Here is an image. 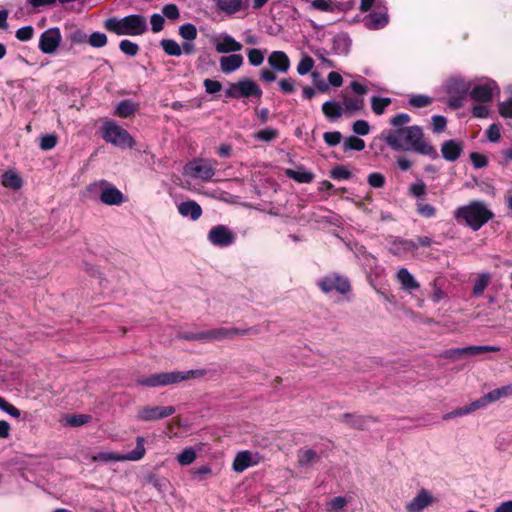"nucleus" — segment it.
I'll use <instances>...</instances> for the list:
<instances>
[{"label": "nucleus", "mask_w": 512, "mask_h": 512, "mask_svg": "<svg viewBox=\"0 0 512 512\" xmlns=\"http://www.w3.org/2000/svg\"><path fill=\"white\" fill-rule=\"evenodd\" d=\"M353 132L357 135L365 136L370 132V126L365 120H357L353 124Z\"/></svg>", "instance_id": "nucleus-57"}, {"label": "nucleus", "mask_w": 512, "mask_h": 512, "mask_svg": "<svg viewBox=\"0 0 512 512\" xmlns=\"http://www.w3.org/2000/svg\"><path fill=\"white\" fill-rule=\"evenodd\" d=\"M417 250V243L407 239H395L389 247V251L396 256H404L406 253Z\"/></svg>", "instance_id": "nucleus-24"}, {"label": "nucleus", "mask_w": 512, "mask_h": 512, "mask_svg": "<svg viewBox=\"0 0 512 512\" xmlns=\"http://www.w3.org/2000/svg\"><path fill=\"white\" fill-rule=\"evenodd\" d=\"M470 88L471 84L460 76L448 78L442 86L443 91L448 96L449 106L454 109L463 106L465 96Z\"/></svg>", "instance_id": "nucleus-7"}, {"label": "nucleus", "mask_w": 512, "mask_h": 512, "mask_svg": "<svg viewBox=\"0 0 512 512\" xmlns=\"http://www.w3.org/2000/svg\"><path fill=\"white\" fill-rule=\"evenodd\" d=\"M34 29L32 26H24L16 31V37L20 41H28L33 37Z\"/></svg>", "instance_id": "nucleus-60"}, {"label": "nucleus", "mask_w": 512, "mask_h": 512, "mask_svg": "<svg viewBox=\"0 0 512 512\" xmlns=\"http://www.w3.org/2000/svg\"><path fill=\"white\" fill-rule=\"evenodd\" d=\"M215 169V161L197 159L185 165L184 173L191 178L209 181L214 176Z\"/></svg>", "instance_id": "nucleus-10"}, {"label": "nucleus", "mask_w": 512, "mask_h": 512, "mask_svg": "<svg viewBox=\"0 0 512 512\" xmlns=\"http://www.w3.org/2000/svg\"><path fill=\"white\" fill-rule=\"evenodd\" d=\"M343 103H344L345 110L350 113L361 110L364 105V101H363L362 97L344 96Z\"/></svg>", "instance_id": "nucleus-36"}, {"label": "nucleus", "mask_w": 512, "mask_h": 512, "mask_svg": "<svg viewBox=\"0 0 512 512\" xmlns=\"http://www.w3.org/2000/svg\"><path fill=\"white\" fill-rule=\"evenodd\" d=\"M409 192L416 198H422L426 194V185L423 181H417L409 186Z\"/></svg>", "instance_id": "nucleus-54"}, {"label": "nucleus", "mask_w": 512, "mask_h": 512, "mask_svg": "<svg viewBox=\"0 0 512 512\" xmlns=\"http://www.w3.org/2000/svg\"><path fill=\"white\" fill-rule=\"evenodd\" d=\"M178 212L183 217H189L195 221L201 217L202 208L195 201H185L178 205Z\"/></svg>", "instance_id": "nucleus-25"}, {"label": "nucleus", "mask_w": 512, "mask_h": 512, "mask_svg": "<svg viewBox=\"0 0 512 512\" xmlns=\"http://www.w3.org/2000/svg\"><path fill=\"white\" fill-rule=\"evenodd\" d=\"M215 3L220 11L228 15L235 14L246 7L243 0H215Z\"/></svg>", "instance_id": "nucleus-28"}, {"label": "nucleus", "mask_w": 512, "mask_h": 512, "mask_svg": "<svg viewBox=\"0 0 512 512\" xmlns=\"http://www.w3.org/2000/svg\"><path fill=\"white\" fill-rule=\"evenodd\" d=\"M225 94L229 98H241L252 96L260 98L262 96V90L253 80L249 78H244L236 83L230 84L229 87L226 89Z\"/></svg>", "instance_id": "nucleus-11"}, {"label": "nucleus", "mask_w": 512, "mask_h": 512, "mask_svg": "<svg viewBox=\"0 0 512 512\" xmlns=\"http://www.w3.org/2000/svg\"><path fill=\"white\" fill-rule=\"evenodd\" d=\"M207 238L214 246L227 247L234 243L235 234L225 225H216L209 230Z\"/></svg>", "instance_id": "nucleus-15"}, {"label": "nucleus", "mask_w": 512, "mask_h": 512, "mask_svg": "<svg viewBox=\"0 0 512 512\" xmlns=\"http://www.w3.org/2000/svg\"><path fill=\"white\" fill-rule=\"evenodd\" d=\"M350 48V39L345 34L337 35L334 38V49L338 53H347Z\"/></svg>", "instance_id": "nucleus-46"}, {"label": "nucleus", "mask_w": 512, "mask_h": 512, "mask_svg": "<svg viewBox=\"0 0 512 512\" xmlns=\"http://www.w3.org/2000/svg\"><path fill=\"white\" fill-rule=\"evenodd\" d=\"M248 61L252 66H260L264 62V51L252 48L247 52Z\"/></svg>", "instance_id": "nucleus-48"}, {"label": "nucleus", "mask_w": 512, "mask_h": 512, "mask_svg": "<svg viewBox=\"0 0 512 512\" xmlns=\"http://www.w3.org/2000/svg\"><path fill=\"white\" fill-rule=\"evenodd\" d=\"M348 503L343 496H338L327 502V510L329 512H340Z\"/></svg>", "instance_id": "nucleus-49"}, {"label": "nucleus", "mask_w": 512, "mask_h": 512, "mask_svg": "<svg viewBox=\"0 0 512 512\" xmlns=\"http://www.w3.org/2000/svg\"><path fill=\"white\" fill-rule=\"evenodd\" d=\"M90 194L99 195L100 201L108 206H119L126 201L124 194L107 180H98L87 186Z\"/></svg>", "instance_id": "nucleus-6"}, {"label": "nucleus", "mask_w": 512, "mask_h": 512, "mask_svg": "<svg viewBox=\"0 0 512 512\" xmlns=\"http://www.w3.org/2000/svg\"><path fill=\"white\" fill-rule=\"evenodd\" d=\"M489 281L490 275L488 273L480 274L474 283L473 294L475 296H481L488 286Z\"/></svg>", "instance_id": "nucleus-41"}, {"label": "nucleus", "mask_w": 512, "mask_h": 512, "mask_svg": "<svg viewBox=\"0 0 512 512\" xmlns=\"http://www.w3.org/2000/svg\"><path fill=\"white\" fill-rule=\"evenodd\" d=\"M343 147H344L345 151H347V150L362 151L365 148V142H364V140H362L358 137L350 136L344 140Z\"/></svg>", "instance_id": "nucleus-42"}, {"label": "nucleus", "mask_w": 512, "mask_h": 512, "mask_svg": "<svg viewBox=\"0 0 512 512\" xmlns=\"http://www.w3.org/2000/svg\"><path fill=\"white\" fill-rule=\"evenodd\" d=\"M136 111V105L132 101L124 100L116 107L115 114L121 118H127Z\"/></svg>", "instance_id": "nucleus-34"}, {"label": "nucleus", "mask_w": 512, "mask_h": 512, "mask_svg": "<svg viewBox=\"0 0 512 512\" xmlns=\"http://www.w3.org/2000/svg\"><path fill=\"white\" fill-rule=\"evenodd\" d=\"M416 206L417 212L425 218H432L436 214V209L430 204L418 202Z\"/></svg>", "instance_id": "nucleus-55"}, {"label": "nucleus", "mask_w": 512, "mask_h": 512, "mask_svg": "<svg viewBox=\"0 0 512 512\" xmlns=\"http://www.w3.org/2000/svg\"><path fill=\"white\" fill-rule=\"evenodd\" d=\"M119 48L128 56H135L139 51V46L128 39L122 40L119 44Z\"/></svg>", "instance_id": "nucleus-50"}, {"label": "nucleus", "mask_w": 512, "mask_h": 512, "mask_svg": "<svg viewBox=\"0 0 512 512\" xmlns=\"http://www.w3.org/2000/svg\"><path fill=\"white\" fill-rule=\"evenodd\" d=\"M318 287L324 293L336 291L342 295L347 294L351 287L349 280L338 274H329L318 280Z\"/></svg>", "instance_id": "nucleus-13"}, {"label": "nucleus", "mask_w": 512, "mask_h": 512, "mask_svg": "<svg viewBox=\"0 0 512 512\" xmlns=\"http://www.w3.org/2000/svg\"><path fill=\"white\" fill-rule=\"evenodd\" d=\"M383 137L393 150L415 151L430 157L437 155L434 147L424 140L422 128L419 126L391 129L384 132Z\"/></svg>", "instance_id": "nucleus-1"}, {"label": "nucleus", "mask_w": 512, "mask_h": 512, "mask_svg": "<svg viewBox=\"0 0 512 512\" xmlns=\"http://www.w3.org/2000/svg\"><path fill=\"white\" fill-rule=\"evenodd\" d=\"M367 181L373 188H382L386 183L384 175L378 172L369 174Z\"/></svg>", "instance_id": "nucleus-52"}, {"label": "nucleus", "mask_w": 512, "mask_h": 512, "mask_svg": "<svg viewBox=\"0 0 512 512\" xmlns=\"http://www.w3.org/2000/svg\"><path fill=\"white\" fill-rule=\"evenodd\" d=\"M509 396H512V385L502 386L487 393V399H490L491 403Z\"/></svg>", "instance_id": "nucleus-35"}, {"label": "nucleus", "mask_w": 512, "mask_h": 512, "mask_svg": "<svg viewBox=\"0 0 512 512\" xmlns=\"http://www.w3.org/2000/svg\"><path fill=\"white\" fill-rule=\"evenodd\" d=\"M245 333H246V330L221 327V328L210 329V330L202 331V332H198V333H184L182 335V338L187 339V340H200L203 342H214V341H220V340H223L226 338H231L237 334L243 335Z\"/></svg>", "instance_id": "nucleus-8"}, {"label": "nucleus", "mask_w": 512, "mask_h": 512, "mask_svg": "<svg viewBox=\"0 0 512 512\" xmlns=\"http://www.w3.org/2000/svg\"><path fill=\"white\" fill-rule=\"evenodd\" d=\"M57 144V137L54 134H46L40 138V148L42 150H51Z\"/></svg>", "instance_id": "nucleus-53"}, {"label": "nucleus", "mask_w": 512, "mask_h": 512, "mask_svg": "<svg viewBox=\"0 0 512 512\" xmlns=\"http://www.w3.org/2000/svg\"><path fill=\"white\" fill-rule=\"evenodd\" d=\"M259 458L257 454L250 451L239 452L233 461V469L236 472H243L247 468L258 464Z\"/></svg>", "instance_id": "nucleus-21"}, {"label": "nucleus", "mask_w": 512, "mask_h": 512, "mask_svg": "<svg viewBox=\"0 0 512 512\" xmlns=\"http://www.w3.org/2000/svg\"><path fill=\"white\" fill-rule=\"evenodd\" d=\"M388 21L387 9L383 5L363 18L364 26L370 30L381 29L388 24Z\"/></svg>", "instance_id": "nucleus-17"}, {"label": "nucleus", "mask_w": 512, "mask_h": 512, "mask_svg": "<svg viewBox=\"0 0 512 512\" xmlns=\"http://www.w3.org/2000/svg\"><path fill=\"white\" fill-rule=\"evenodd\" d=\"M62 40L59 28H50L44 31L39 39V49L45 54L54 53Z\"/></svg>", "instance_id": "nucleus-16"}, {"label": "nucleus", "mask_w": 512, "mask_h": 512, "mask_svg": "<svg viewBox=\"0 0 512 512\" xmlns=\"http://www.w3.org/2000/svg\"><path fill=\"white\" fill-rule=\"evenodd\" d=\"M162 13L165 17L171 20H175L179 17V9L174 4L165 5L162 9Z\"/></svg>", "instance_id": "nucleus-63"}, {"label": "nucleus", "mask_w": 512, "mask_h": 512, "mask_svg": "<svg viewBox=\"0 0 512 512\" xmlns=\"http://www.w3.org/2000/svg\"><path fill=\"white\" fill-rule=\"evenodd\" d=\"M204 375L202 370H189V371H172L165 373L154 374L149 377L141 378L138 383L148 387H159L171 384H176L190 378H196Z\"/></svg>", "instance_id": "nucleus-4"}, {"label": "nucleus", "mask_w": 512, "mask_h": 512, "mask_svg": "<svg viewBox=\"0 0 512 512\" xmlns=\"http://www.w3.org/2000/svg\"><path fill=\"white\" fill-rule=\"evenodd\" d=\"M458 223L465 224L473 231L479 230L494 216L484 202L472 201L456 209L454 213Z\"/></svg>", "instance_id": "nucleus-2"}, {"label": "nucleus", "mask_w": 512, "mask_h": 512, "mask_svg": "<svg viewBox=\"0 0 512 512\" xmlns=\"http://www.w3.org/2000/svg\"><path fill=\"white\" fill-rule=\"evenodd\" d=\"M67 40L71 45H79L88 42V35L79 28H71L67 34Z\"/></svg>", "instance_id": "nucleus-33"}, {"label": "nucleus", "mask_w": 512, "mask_h": 512, "mask_svg": "<svg viewBox=\"0 0 512 512\" xmlns=\"http://www.w3.org/2000/svg\"><path fill=\"white\" fill-rule=\"evenodd\" d=\"M431 103V98L426 95H412L409 99V104L421 108L426 107Z\"/></svg>", "instance_id": "nucleus-56"}, {"label": "nucleus", "mask_w": 512, "mask_h": 512, "mask_svg": "<svg viewBox=\"0 0 512 512\" xmlns=\"http://www.w3.org/2000/svg\"><path fill=\"white\" fill-rule=\"evenodd\" d=\"M314 67V60L307 54H302L299 63L297 64V73L299 75H306Z\"/></svg>", "instance_id": "nucleus-39"}, {"label": "nucleus", "mask_w": 512, "mask_h": 512, "mask_svg": "<svg viewBox=\"0 0 512 512\" xmlns=\"http://www.w3.org/2000/svg\"><path fill=\"white\" fill-rule=\"evenodd\" d=\"M397 281L401 284L402 289L407 291L417 290L420 285L414 276L406 269L401 268L396 274Z\"/></svg>", "instance_id": "nucleus-27"}, {"label": "nucleus", "mask_w": 512, "mask_h": 512, "mask_svg": "<svg viewBox=\"0 0 512 512\" xmlns=\"http://www.w3.org/2000/svg\"><path fill=\"white\" fill-rule=\"evenodd\" d=\"M369 420H370V418H365V417L357 416V415H353V414H344L343 415L344 422L348 423L352 427L360 428V429L365 428L366 422Z\"/></svg>", "instance_id": "nucleus-44"}, {"label": "nucleus", "mask_w": 512, "mask_h": 512, "mask_svg": "<svg viewBox=\"0 0 512 512\" xmlns=\"http://www.w3.org/2000/svg\"><path fill=\"white\" fill-rule=\"evenodd\" d=\"M243 61L242 55L236 53L222 56L219 60L220 69L224 74H230L238 70L243 65Z\"/></svg>", "instance_id": "nucleus-23"}, {"label": "nucleus", "mask_w": 512, "mask_h": 512, "mask_svg": "<svg viewBox=\"0 0 512 512\" xmlns=\"http://www.w3.org/2000/svg\"><path fill=\"white\" fill-rule=\"evenodd\" d=\"M108 42L106 34L102 32H93L88 36V44L93 48H102Z\"/></svg>", "instance_id": "nucleus-45"}, {"label": "nucleus", "mask_w": 512, "mask_h": 512, "mask_svg": "<svg viewBox=\"0 0 512 512\" xmlns=\"http://www.w3.org/2000/svg\"><path fill=\"white\" fill-rule=\"evenodd\" d=\"M500 348L497 346H489V345H480V346H468L463 348H455L451 349L447 352L448 357L457 358L462 355H476L484 352H496L499 351Z\"/></svg>", "instance_id": "nucleus-22"}, {"label": "nucleus", "mask_w": 512, "mask_h": 512, "mask_svg": "<svg viewBox=\"0 0 512 512\" xmlns=\"http://www.w3.org/2000/svg\"><path fill=\"white\" fill-rule=\"evenodd\" d=\"M104 27L117 35L129 36L142 35L148 30L146 18L139 14L109 18L104 22Z\"/></svg>", "instance_id": "nucleus-3"}, {"label": "nucleus", "mask_w": 512, "mask_h": 512, "mask_svg": "<svg viewBox=\"0 0 512 512\" xmlns=\"http://www.w3.org/2000/svg\"><path fill=\"white\" fill-rule=\"evenodd\" d=\"M319 459L318 454L312 449L300 450L298 452V463L300 466H309L316 463Z\"/></svg>", "instance_id": "nucleus-31"}, {"label": "nucleus", "mask_w": 512, "mask_h": 512, "mask_svg": "<svg viewBox=\"0 0 512 512\" xmlns=\"http://www.w3.org/2000/svg\"><path fill=\"white\" fill-rule=\"evenodd\" d=\"M280 90L285 94H291L295 91V80L283 78L278 82Z\"/></svg>", "instance_id": "nucleus-59"}, {"label": "nucleus", "mask_w": 512, "mask_h": 512, "mask_svg": "<svg viewBox=\"0 0 512 512\" xmlns=\"http://www.w3.org/2000/svg\"><path fill=\"white\" fill-rule=\"evenodd\" d=\"M331 176L334 179L344 180L351 177V172L343 166H337L331 171Z\"/></svg>", "instance_id": "nucleus-61"}, {"label": "nucleus", "mask_w": 512, "mask_h": 512, "mask_svg": "<svg viewBox=\"0 0 512 512\" xmlns=\"http://www.w3.org/2000/svg\"><path fill=\"white\" fill-rule=\"evenodd\" d=\"M447 121L444 116L435 115L432 117V126L435 133L442 132L446 127Z\"/></svg>", "instance_id": "nucleus-62"}, {"label": "nucleus", "mask_w": 512, "mask_h": 512, "mask_svg": "<svg viewBox=\"0 0 512 512\" xmlns=\"http://www.w3.org/2000/svg\"><path fill=\"white\" fill-rule=\"evenodd\" d=\"M174 412L175 409L172 406L144 407L139 411L138 417L144 421H153L168 417Z\"/></svg>", "instance_id": "nucleus-18"}, {"label": "nucleus", "mask_w": 512, "mask_h": 512, "mask_svg": "<svg viewBox=\"0 0 512 512\" xmlns=\"http://www.w3.org/2000/svg\"><path fill=\"white\" fill-rule=\"evenodd\" d=\"M160 45L167 55L179 57L182 55V48L175 40L163 39Z\"/></svg>", "instance_id": "nucleus-32"}, {"label": "nucleus", "mask_w": 512, "mask_h": 512, "mask_svg": "<svg viewBox=\"0 0 512 512\" xmlns=\"http://www.w3.org/2000/svg\"><path fill=\"white\" fill-rule=\"evenodd\" d=\"M211 43L220 54L236 53L242 50V44L228 33H219L211 37Z\"/></svg>", "instance_id": "nucleus-14"}, {"label": "nucleus", "mask_w": 512, "mask_h": 512, "mask_svg": "<svg viewBox=\"0 0 512 512\" xmlns=\"http://www.w3.org/2000/svg\"><path fill=\"white\" fill-rule=\"evenodd\" d=\"M324 115L330 120L334 121L340 118L343 114L342 106L335 101H327L322 105Z\"/></svg>", "instance_id": "nucleus-29"}, {"label": "nucleus", "mask_w": 512, "mask_h": 512, "mask_svg": "<svg viewBox=\"0 0 512 512\" xmlns=\"http://www.w3.org/2000/svg\"><path fill=\"white\" fill-rule=\"evenodd\" d=\"M179 35L186 41H193L197 38V28L194 24L185 23L179 27Z\"/></svg>", "instance_id": "nucleus-37"}, {"label": "nucleus", "mask_w": 512, "mask_h": 512, "mask_svg": "<svg viewBox=\"0 0 512 512\" xmlns=\"http://www.w3.org/2000/svg\"><path fill=\"white\" fill-rule=\"evenodd\" d=\"M324 141L329 146H336L342 140V135L338 131L334 132H325L323 135Z\"/></svg>", "instance_id": "nucleus-58"}, {"label": "nucleus", "mask_w": 512, "mask_h": 512, "mask_svg": "<svg viewBox=\"0 0 512 512\" xmlns=\"http://www.w3.org/2000/svg\"><path fill=\"white\" fill-rule=\"evenodd\" d=\"M197 457V453L194 448L188 447L185 448L180 454L177 456V461L181 465H189L195 461Z\"/></svg>", "instance_id": "nucleus-43"}, {"label": "nucleus", "mask_w": 512, "mask_h": 512, "mask_svg": "<svg viewBox=\"0 0 512 512\" xmlns=\"http://www.w3.org/2000/svg\"><path fill=\"white\" fill-rule=\"evenodd\" d=\"M0 410L4 411L8 415L19 418L21 415V412L19 409H17L15 406L10 404L8 401H6L3 397L0 396Z\"/></svg>", "instance_id": "nucleus-51"}, {"label": "nucleus", "mask_w": 512, "mask_h": 512, "mask_svg": "<svg viewBox=\"0 0 512 512\" xmlns=\"http://www.w3.org/2000/svg\"><path fill=\"white\" fill-rule=\"evenodd\" d=\"M470 98L476 102L488 103L494 94L499 93L497 83L492 79H482L470 88Z\"/></svg>", "instance_id": "nucleus-12"}, {"label": "nucleus", "mask_w": 512, "mask_h": 512, "mask_svg": "<svg viewBox=\"0 0 512 512\" xmlns=\"http://www.w3.org/2000/svg\"><path fill=\"white\" fill-rule=\"evenodd\" d=\"M390 104V98L373 97L371 100L372 110L377 115H381Z\"/></svg>", "instance_id": "nucleus-47"}, {"label": "nucleus", "mask_w": 512, "mask_h": 512, "mask_svg": "<svg viewBox=\"0 0 512 512\" xmlns=\"http://www.w3.org/2000/svg\"><path fill=\"white\" fill-rule=\"evenodd\" d=\"M278 136H279V131L277 129L272 128V127H267L265 129L258 131L254 135V138L257 140H260V141H264V142H271V141H274L275 139H277Z\"/></svg>", "instance_id": "nucleus-38"}, {"label": "nucleus", "mask_w": 512, "mask_h": 512, "mask_svg": "<svg viewBox=\"0 0 512 512\" xmlns=\"http://www.w3.org/2000/svg\"><path fill=\"white\" fill-rule=\"evenodd\" d=\"M462 152V145L455 140L445 141L441 146V153L445 160L455 161Z\"/></svg>", "instance_id": "nucleus-26"}, {"label": "nucleus", "mask_w": 512, "mask_h": 512, "mask_svg": "<svg viewBox=\"0 0 512 512\" xmlns=\"http://www.w3.org/2000/svg\"><path fill=\"white\" fill-rule=\"evenodd\" d=\"M145 439L143 437H137L136 448L126 454H117L113 452H101L92 457L93 461L109 462V461H139L145 453L144 447Z\"/></svg>", "instance_id": "nucleus-9"}, {"label": "nucleus", "mask_w": 512, "mask_h": 512, "mask_svg": "<svg viewBox=\"0 0 512 512\" xmlns=\"http://www.w3.org/2000/svg\"><path fill=\"white\" fill-rule=\"evenodd\" d=\"M499 113L504 118H512V99L499 103Z\"/></svg>", "instance_id": "nucleus-64"}, {"label": "nucleus", "mask_w": 512, "mask_h": 512, "mask_svg": "<svg viewBox=\"0 0 512 512\" xmlns=\"http://www.w3.org/2000/svg\"><path fill=\"white\" fill-rule=\"evenodd\" d=\"M268 64L274 71L280 73H287L291 66L288 55L283 51H273L268 56Z\"/></svg>", "instance_id": "nucleus-20"}, {"label": "nucleus", "mask_w": 512, "mask_h": 512, "mask_svg": "<svg viewBox=\"0 0 512 512\" xmlns=\"http://www.w3.org/2000/svg\"><path fill=\"white\" fill-rule=\"evenodd\" d=\"M2 184L6 188L18 190L22 187V179L18 173L9 170L2 175Z\"/></svg>", "instance_id": "nucleus-30"}, {"label": "nucleus", "mask_w": 512, "mask_h": 512, "mask_svg": "<svg viewBox=\"0 0 512 512\" xmlns=\"http://www.w3.org/2000/svg\"><path fill=\"white\" fill-rule=\"evenodd\" d=\"M102 137L107 142L121 149L133 148L135 141L130 133L113 120L102 125Z\"/></svg>", "instance_id": "nucleus-5"}, {"label": "nucleus", "mask_w": 512, "mask_h": 512, "mask_svg": "<svg viewBox=\"0 0 512 512\" xmlns=\"http://www.w3.org/2000/svg\"><path fill=\"white\" fill-rule=\"evenodd\" d=\"M287 175L299 183H310L313 180V174L305 170H287Z\"/></svg>", "instance_id": "nucleus-40"}, {"label": "nucleus", "mask_w": 512, "mask_h": 512, "mask_svg": "<svg viewBox=\"0 0 512 512\" xmlns=\"http://www.w3.org/2000/svg\"><path fill=\"white\" fill-rule=\"evenodd\" d=\"M433 497L426 489H421L417 495L406 505L407 512H422L431 505Z\"/></svg>", "instance_id": "nucleus-19"}]
</instances>
